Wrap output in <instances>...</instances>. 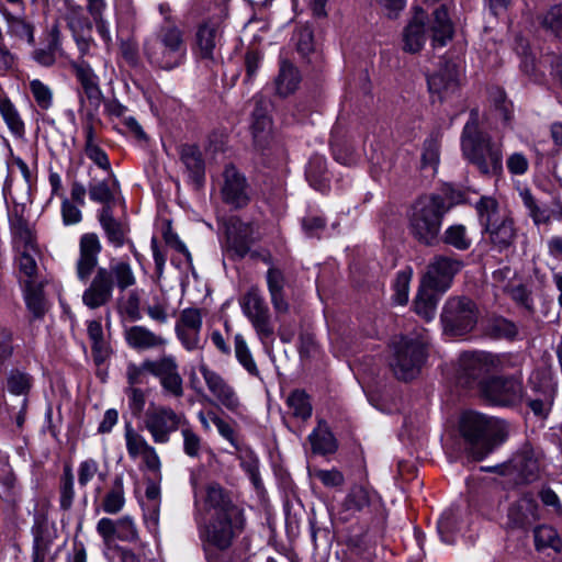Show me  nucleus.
<instances>
[{"instance_id":"1","label":"nucleus","mask_w":562,"mask_h":562,"mask_svg":"<svg viewBox=\"0 0 562 562\" xmlns=\"http://www.w3.org/2000/svg\"><path fill=\"white\" fill-rule=\"evenodd\" d=\"M479 110L472 109L461 135L462 154L482 175L498 176L503 171L502 145L479 130Z\"/></svg>"},{"instance_id":"2","label":"nucleus","mask_w":562,"mask_h":562,"mask_svg":"<svg viewBox=\"0 0 562 562\" xmlns=\"http://www.w3.org/2000/svg\"><path fill=\"white\" fill-rule=\"evenodd\" d=\"M460 434L468 454L475 461L483 460L507 437L503 422L476 412L462 414Z\"/></svg>"},{"instance_id":"3","label":"nucleus","mask_w":562,"mask_h":562,"mask_svg":"<svg viewBox=\"0 0 562 562\" xmlns=\"http://www.w3.org/2000/svg\"><path fill=\"white\" fill-rule=\"evenodd\" d=\"M449 209L446 199L440 194L419 196L407 212V227L411 236L420 245H437L442 220Z\"/></svg>"},{"instance_id":"4","label":"nucleus","mask_w":562,"mask_h":562,"mask_svg":"<svg viewBox=\"0 0 562 562\" xmlns=\"http://www.w3.org/2000/svg\"><path fill=\"white\" fill-rule=\"evenodd\" d=\"M136 276L125 258H112L109 267H99L89 286L82 293L83 304L95 310L108 304L113 296L114 288L121 292L136 284Z\"/></svg>"},{"instance_id":"5","label":"nucleus","mask_w":562,"mask_h":562,"mask_svg":"<svg viewBox=\"0 0 562 562\" xmlns=\"http://www.w3.org/2000/svg\"><path fill=\"white\" fill-rule=\"evenodd\" d=\"M425 11L417 8L414 16L406 25L403 32V49L407 53H418L426 42V20ZM428 31L431 32L434 46H445L453 37V24L449 18L448 10L445 4L436 8L428 20Z\"/></svg>"},{"instance_id":"6","label":"nucleus","mask_w":562,"mask_h":562,"mask_svg":"<svg viewBox=\"0 0 562 562\" xmlns=\"http://www.w3.org/2000/svg\"><path fill=\"white\" fill-rule=\"evenodd\" d=\"M143 52L148 61L160 69L179 67L187 55L184 33L176 24L160 25L145 40Z\"/></svg>"},{"instance_id":"7","label":"nucleus","mask_w":562,"mask_h":562,"mask_svg":"<svg viewBox=\"0 0 562 562\" xmlns=\"http://www.w3.org/2000/svg\"><path fill=\"white\" fill-rule=\"evenodd\" d=\"M427 339L423 335L414 338L403 336L393 344V358L390 362L398 380L408 381L417 376L427 357Z\"/></svg>"},{"instance_id":"8","label":"nucleus","mask_w":562,"mask_h":562,"mask_svg":"<svg viewBox=\"0 0 562 562\" xmlns=\"http://www.w3.org/2000/svg\"><path fill=\"white\" fill-rule=\"evenodd\" d=\"M239 304L261 344L266 346L273 342L274 328L271 313L260 289L256 285L250 286L240 297Z\"/></svg>"},{"instance_id":"9","label":"nucleus","mask_w":562,"mask_h":562,"mask_svg":"<svg viewBox=\"0 0 562 562\" xmlns=\"http://www.w3.org/2000/svg\"><path fill=\"white\" fill-rule=\"evenodd\" d=\"M144 428L156 445H167L171 436L188 424L187 416L167 405H150L145 412Z\"/></svg>"},{"instance_id":"10","label":"nucleus","mask_w":562,"mask_h":562,"mask_svg":"<svg viewBox=\"0 0 562 562\" xmlns=\"http://www.w3.org/2000/svg\"><path fill=\"white\" fill-rule=\"evenodd\" d=\"M246 528L244 510H228L220 515H211L209 521L200 530L201 543H234Z\"/></svg>"},{"instance_id":"11","label":"nucleus","mask_w":562,"mask_h":562,"mask_svg":"<svg viewBox=\"0 0 562 562\" xmlns=\"http://www.w3.org/2000/svg\"><path fill=\"white\" fill-rule=\"evenodd\" d=\"M483 397L491 404L512 407L519 404L524 397L521 375H494L481 384Z\"/></svg>"},{"instance_id":"12","label":"nucleus","mask_w":562,"mask_h":562,"mask_svg":"<svg viewBox=\"0 0 562 562\" xmlns=\"http://www.w3.org/2000/svg\"><path fill=\"white\" fill-rule=\"evenodd\" d=\"M476 318L475 304L468 297H450L441 313L445 330L453 336L470 331L476 324Z\"/></svg>"},{"instance_id":"13","label":"nucleus","mask_w":562,"mask_h":562,"mask_svg":"<svg viewBox=\"0 0 562 562\" xmlns=\"http://www.w3.org/2000/svg\"><path fill=\"white\" fill-rule=\"evenodd\" d=\"M220 193L222 201L234 210L244 209L251 201V187L245 175L233 164L224 167Z\"/></svg>"},{"instance_id":"14","label":"nucleus","mask_w":562,"mask_h":562,"mask_svg":"<svg viewBox=\"0 0 562 562\" xmlns=\"http://www.w3.org/2000/svg\"><path fill=\"white\" fill-rule=\"evenodd\" d=\"M224 251L233 260L243 259L249 252L255 239L254 226L245 223L237 216L229 217L225 224Z\"/></svg>"},{"instance_id":"15","label":"nucleus","mask_w":562,"mask_h":562,"mask_svg":"<svg viewBox=\"0 0 562 562\" xmlns=\"http://www.w3.org/2000/svg\"><path fill=\"white\" fill-rule=\"evenodd\" d=\"M153 376L157 378L167 397L179 400L184 395L183 378L179 364L172 355H164L153 359Z\"/></svg>"},{"instance_id":"16","label":"nucleus","mask_w":562,"mask_h":562,"mask_svg":"<svg viewBox=\"0 0 562 562\" xmlns=\"http://www.w3.org/2000/svg\"><path fill=\"white\" fill-rule=\"evenodd\" d=\"M462 266V261L456 257L436 256L428 265L423 277V286L438 292L447 291Z\"/></svg>"},{"instance_id":"17","label":"nucleus","mask_w":562,"mask_h":562,"mask_svg":"<svg viewBox=\"0 0 562 562\" xmlns=\"http://www.w3.org/2000/svg\"><path fill=\"white\" fill-rule=\"evenodd\" d=\"M199 371L214 401L231 413L237 414L241 408V402L235 389L205 363L199 366Z\"/></svg>"},{"instance_id":"18","label":"nucleus","mask_w":562,"mask_h":562,"mask_svg":"<svg viewBox=\"0 0 562 562\" xmlns=\"http://www.w3.org/2000/svg\"><path fill=\"white\" fill-rule=\"evenodd\" d=\"M224 22L221 16H211L196 26L195 45L203 59H213L217 47L223 45Z\"/></svg>"},{"instance_id":"19","label":"nucleus","mask_w":562,"mask_h":562,"mask_svg":"<svg viewBox=\"0 0 562 562\" xmlns=\"http://www.w3.org/2000/svg\"><path fill=\"white\" fill-rule=\"evenodd\" d=\"M124 439L131 459L142 458L145 467L151 472L160 470L161 462L155 447L148 443L131 423H126L124 426Z\"/></svg>"},{"instance_id":"20","label":"nucleus","mask_w":562,"mask_h":562,"mask_svg":"<svg viewBox=\"0 0 562 562\" xmlns=\"http://www.w3.org/2000/svg\"><path fill=\"white\" fill-rule=\"evenodd\" d=\"M427 83L432 97H437L440 101L450 98L460 88L458 66L452 61L442 63L434 74L428 76Z\"/></svg>"},{"instance_id":"21","label":"nucleus","mask_w":562,"mask_h":562,"mask_svg":"<svg viewBox=\"0 0 562 562\" xmlns=\"http://www.w3.org/2000/svg\"><path fill=\"white\" fill-rule=\"evenodd\" d=\"M539 505L531 494H525L512 503L507 509L506 528L528 530L538 519Z\"/></svg>"},{"instance_id":"22","label":"nucleus","mask_w":562,"mask_h":562,"mask_svg":"<svg viewBox=\"0 0 562 562\" xmlns=\"http://www.w3.org/2000/svg\"><path fill=\"white\" fill-rule=\"evenodd\" d=\"M101 241L95 233H86L79 240V257L76 262V274L81 282H87L98 269Z\"/></svg>"},{"instance_id":"23","label":"nucleus","mask_w":562,"mask_h":562,"mask_svg":"<svg viewBox=\"0 0 562 562\" xmlns=\"http://www.w3.org/2000/svg\"><path fill=\"white\" fill-rule=\"evenodd\" d=\"M510 472L518 483H531L539 479L541 453L530 446H524L510 460Z\"/></svg>"},{"instance_id":"24","label":"nucleus","mask_w":562,"mask_h":562,"mask_svg":"<svg viewBox=\"0 0 562 562\" xmlns=\"http://www.w3.org/2000/svg\"><path fill=\"white\" fill-rule=\"evenodd\" d=\"M70 67L77 81L80 83L82 94L89 102V105L98 110L103 101L98 75L85 59L71 60Z\"/></svg>"},{"instance_id":"25","label":"nucleus","mask_w":562,"mask_h":562,"mask_svg":"<svg viewBox=\"0 0 562 562\" xmlns=\"http://www.w3.org/2000/svg\"><path fill=\"white\" fill-rule=\"evenodd\" d=\"M98 221L112 247L117 249L125 246L131 232L130 225L126 221L114 217L111 205H104L99 210Z\"/></svg>"},{"instance_id":"26","label":"nucleus","mask_w":562,"mask_h":562,"mask_svg":"<svg viewBox=\"0 0 562 562\" xmlns=\"http://www.w3.org/2000/svg\"><path fill=\"white\" fill-rule=\"evenodd\" d=\"M123 337L126 345L136 351L164 349L167 339L144 325L125 326Z\"/></svg>"},{"instance_id":"27","label":"nucleus","mask_w":562,"mask_h":562,"mask_svg":"<svg viewBox=\"0 0 562 562\" xmlns=\"http://www.w3.org/2000/svg\"><path fill=\"white\" fill-rule=\"evenodd\" d=\"M12 244L16 251L33 250L37 248L36 238L23 216V206H14L9 214Z\"/></svg>"},{"instance_id":"28","label":"nucleus","mask_w":562,"mask_h":562,"mask_svg":"<svg viewBox=\"0 0 562 562\" xmlns=\"http://www.w3.org/2000/svg\"><path fill=\"white\" fill-rule=\"evenodd\" d=\"M0 14L7 26V33L12 38L25 42L33 46L35 44V25L23 13L14 14L3 4L0 5Z\"/></svg>"},{"instance_id":"29","label":"nucleus","mask_w":562,"mask_h":562,"mask_svg":"<svg viewBox=\"0 0 562 562\" xmlns=\"http://www.w3.org/2000/svg\"><path fill=\"white\" fill-rule=\"evenodd\" d=\"M487 240L492 248L498 252L514 248L517 238V228L512 216L485 229Z\"/></svg>"},{"instance_id":"30","label":"nucleus","mask_w":562,"mask_h":562,"mask_svg":"<svg viewBox=\"0 0 562 562\" xmlns=\"http://www.w3.org/2000/svg\"><path fill=\"white\" fill-rule=\"evenodd\" d=\"M266 281L271 304L276 314H286L290 310V305L284 294L286 279L283 271L274 266H271L266 273Z\"/></svg>"},{"instance_id":"31","label":"nucleus","mask_w":562,"mask_h":562,"mask_svg":"<svg viewBox=\"0 0 562 562\" xmlns=\"http://www.w3.org/2000/svg\"><path fill=\"white\" fill-rule=\"evenodd\" d=\"M64 54L63 35L59 26L54 24L48 32V41L45 47L35 48L31 57L40 66L49 68L56 64L57 56Z\"/></svg>"},{"instance_id":"32","label":"nucleus","mask_w":562,"mask_h":562,"mask_svg":"<svg viewBox=\"0 0 562 562\" xmlns=\"http://www.w3.org/2000/svg\"><path fill=\"white\" fill-rule=\"evenodd\" d=\"M179 156L190 178L201 184L204 180L205 165L202 153L196 145L183 144L179 147Z\"/></svg>"},{"instance_id":"33","label":"nucleus","mask_w":562,"mask_h":562,"mask_svg":"<svg viewBox=\"0 0 562 562\" xmlns=\"http://www.w3.org/2000/svg\"><path fill=\"white\" fill-rule=\"evenodd\" d=\"M205 506L209 510H212L211 515H220L227 513L228 510H244L236 505L229 494L218 484L210 483L205 490Z\"/></svg>"},{"instance_id":"34","label":"nucleus","mask_w":562,"mask_h":562,"mask_svg":"<svg viewBox=\"0 0 562 562\" xmlns=\"http://www.w3.org/2000/svg\"><path fill=\"white\" fill-rule=\"evenodd\" d=\"M475 210L483 232L510 216L499 209L498 202L492 196H481L475 203Z\"/></svg>"},{"instance_id":"35","label":"nucleus","mask_w":562,"mask_h":562,"mask_svg":"<svg viewBox=\"0 0 562 562\" xmlns=\"http://www.w3.org/2000/svg\"><path fill=\"white\" fill-rule=\"evenodd\" d=\"M373 491L363 485H352L341 503V509L349 515H353L369 507Z\"/></svg>"},{"instance_id":"36","label":"nucleus","mask_w":562,"mask_h":562,"mask_svg":"<svg viewBox=\"0 0 562 562\" xmlns=\"http://www.w3.org/2000/svg\"><path fill=\"white\" fill-rule=\"evenodd\" d=\"M299 83L300 75L297 69L290 63L283 61L274 79L276 93L279 97L285 98L296 90Z\"/></svg>"},{"instance_id":"37","label":"nucleus","mask_w":562,"mask_h":562,"mask_svg":"<svg viewBox=\"0 0 562 562\" xmlns=\"http://www.w3.org/2000/svg\"><path fill=\"white\" fill-rule=\"evenodd\" d=\"M312 446V451L316 454H329L337 450V441L334 435L324 423L318 426L308 436Z\"/></svg>"},{"instance_id":"38","label":"nucleus","mask_w":562,"mask_h":562,"mask_svg":"<svg viewBox=\"0 0 562 562\" xmlns=\"http://www.w3.org/2000/svg\"><path fill=\"white\" fill-rule=\"evenodd\" d=\"M305 175L314 189L324 192L328 188L326 159L323 156L314 155L310 158Z\"/></svg>"},{"instance_id":"39","label":"nucleus","mask_w":562,"mask_h":562,"mask_svg":"<svg viewBox=\"0 0 562 562\" xmlns=\"http://www.w3.org/2000/svg\"><path fill=\"white\" fill-rule=\"evenodd\" d=\"M66 9L65 20L72 35L91 32L92 21L85 14L81 5L67 1Z\"/></svg>"},{"instance_id":"40","label":"nucleus","mask_w":562,"mask_h":562,"mask_svg":"<svg viewBox=\"0 0 562 562\" xmlns=\"http://www.w3.org/2000/svg\"><path fill=\"white\" fill-rule=\"evenodd\" d=\"M32 386L33 378L26 371L12 369L7 373L5 390L10 394L27 398Z\"/></svg>"},{"instance_id":"41","label":"nucleus","mask_w":562,"mask_h":562,"mask_svg":"<svg viewBox=\"0 0 562 562\" xmlns=\"http://www.w3.org/2000/svg\"><path fill=\"white\" fill-rule=\"evenodd\" d=\"M485 373H488V370L485 363L484 352L464 353L460 358V374L464 376L468 382L474 381Z\"/></svg>"},{"instance_id":"42","label":"nucleus","mask_w":562,"mask_h":562,"mask_svg":"<svg viewBox=\"0 0 562 562\" xmlns=\"http://www.w3.org/2000/svg\"><path fill=\"white\" fill-rule=\"evenodd\" d=\"M434 291L435 290L422 285V289L414 301V310L416 314L427 322L434 319L437 304L439 302V296Z\"/></svg>"},{"instance_id":"43","label":"nucleus","mask_w":562,"mask_h":562,"mask_svg":"<svg viewBox=\"0 0 562 562\" xmlns=\"http://www.w3.org/2000/svg\"><path fill=\"white\" fill-rule=\"evenodd\" d=\"M519 195L535 225H548L551 223V214L549 210L538 202L529 189L521 190Z\"/></svg>"},{"instance_id":"44","label":"nucleus","mask_w":562,"mask_h":562,"mask_svg":"<svg viewBox=\"0 0 562 562\" xmlns=\"http://www.w3.org/2000/svg\"><path fill=\"white\" fill-rule=\"evenodd\" d=\"M286 406L295 418L307 420L312 416L313 407L310 396L303 390H294L286 398Z\"/></svg>"},{"instance_id":"45","label":"nucleus","mask_w":562,"mask_h":562,"mask_svg":"<svg viewBox=\"0 0 562 562\" xmlns=\"http://www.w3.org/2000/svg\"><path fill=\"white\" fill-rule=\"evenodd\" d=\"M533 536L535 547L538 551H542L548 548L555 552H560L562 550V540L553 527L547 525L538 526L533 530Z\"/></svg>"},{"instance_id":"46","label":"nucleus","mask_w":562,"mask_h":562,"mask_svg":"<svg viewBox=\"0 0 562 562\" xmlns=\"http://www.w3.org/2000/svg\"><path fill=\"white\" fill-rule=\"evenodd\" d=\"M125 504L123 479L116 476L112 487L103 497L102 509L108 514H117Z\"/></svg>"},{"instance_id":"47","label":"nucleus","mask_w":562,"mask_h":562,"mask_svg":"<svg viewBox=\"0 0 562 562\" xmlns=\"http://www.w3.org/2000/svg\"><path fill=\"white\" fill-rule=\"evenodd\" d=\"M180 430L183 440V452L192 459H199L204 447L203 439L193 430L189 422Z\"/></svg>"},{"instance_id":"48","label":"nucleus","mask_w":562,"mask_h":562,"mask_svg":"<svg viewBox=\"0 0 562 562\" xmlns=\"http://www.w3.org/2000/svg\"><path fill=\"white\" fill-rule=\"evenodd\" d=\"M235 356L243 368L251 375L259 376V370L241 334L234 337Z\"/></svg>"},{"instance_id":"49","label":"nucleus","mask_w":562,"mask_h":562,"mask_svg":"<svg viewBox=\"0 0 562 562\" xmlns=\"http://www.w3.org/2000/svg\"><path fill=\"white\" fill-rule=\"evenodd\" d=\"M153 359H145L142 363L137 364L130 362L126 367V381L130 387H136V385L145 384L147 382V375H153Z\"/></svg>"},{"instance_id":"50","label":"nucleus","mask_w":562,"mask_h":562,"mask_svg":"<svg viewBox=\"0 0 562 562\" xmlns=\"http://www.w3.org/2000/svg\"><path fill=\"white\" fill-rule=\"evenodd\" d=\"M539 20L546 31L562 40V2L552 5Z\"/></svg>"},{"instance_id":"51","label":"nucleus","mask_w":562,"mask_h":562,"mask_svg":"<svg viewBox=\"0 0 562 562\" xmlns=\"http://www.w3.org/2000/svg\"><path fill=\"white\" fill-rule=\"evenodd\" d=\"M0 113L13 134L20 136L24 133V123L9 99H0Z\"/></svg>"},{"instance_id":"52","label":"nucleus","mask_w":562,"mask_h":562,"mask_svg":"<svg viewBox=\"0 0 562 562\" xmlns=\"http://www.w3.org/2000/svg\"><path fill=\"white\" fill-rule=\"evenodd\" d=\"M59 494L60 507L64 510H68L75 498L74 474L70 465H65L64 468V472L60 477Z\"/></svg>"},{"instance_id":"53","label":"nucleus","mask_w":562,"mask_h":562,"mask_svg":"<svg viewBox=\"0 0 562 562\" xmlns=\"http://www.w3.org/2000/svg\"><path fill=\"white\" fill-rule=\"evenodd\" d=\"M443 241L459 250H467L471 246V239L467 236V229L461 224L449 226L445 231Z\"/></svg>"},{"instance_id":"54","label":"nucleus","mask_w":562,"mask_h":562,"mask_svg":"<svg viewBox=\"0 0 562 562\" xmlns=\"http://www.w3.org/2000/svg\"><path fill=\"white\" fill-rule=\"evenodd\" d=\"M485 363L487 364L488 372L504 371L519 366L518 357L510 353H487L484 352Z\"/></svg>"},{"instance_id":"55","label":"nucleus","mask_w":562,"mask_h":562,"mask_svg":"<svg viewBox=\"0 0 562 562\" xmlns=\"http://www.w3.org/2000/svg\"><path fill=\"white\" fill-rule=\"evenodd\" d=\"M491 335L496 338L514 339L518 334L517 325L504 317H495L488 324Z\"/></svg>"},{"instance_id":"56","label":"nucleus","mask_w":562,"mask_h":562,"mask_svg":"<svg viewBox=\"0 0 562 562\" xmlns=\"http://www.w3.org/2000/svg\"><path fill=\"white\" fill-rule=\"evenodd\" d=\"M30 91L37 106L42 110H48L53 105V91L40 79H33L30 81Z\"/></svg>"},{"instance_id":"57","label":"nucleus","mask_w":562,"mask_h":562,"mask_svg":"<svg viewBox=\"0 0 562 562\" xmlns=\"http://www.w3.org/2000/svg\"><path fill=\"white\" fill-rule=\"evenodd\" d=\"M516 304L528 312L533 311L531 292L521 282L515 281L505 292Z\"/></svg>"},{"instance_id":"58","label":"nucleus","mask_w":562,"mask_h":562,"mask_svg":"<svg viewBox=\"0 0 562 562\" xmlns=\"http://www.w3.org/2000/svg\"><path fill=\"white\" fill-rule=\"evenodd\" d=\"M19 254L18 262H19V270L21 273H23L29 280H26V283H31L32 279L35 277L37 271V265H36V256L38 255V248L33 250H25V251H16Z\"/></svg>"},{"instance_id":"59","label":"nucleus","mask_w":562,"mask_h":562,"mask_svg":"<svg viewBox=\"0 0 562 562\" xmlns=\"http://www.w3.org/2000/svg\"><path fill=\"white\" fill-rule=\"evenodd\" d=\"M90 199L104 205H111L114 193L108 180H102L89 186Z\"/></svg>"},{"instance_id":"60","label":"nucleus","mask_w":562,"mask_h":562,"mask_svg":"<svg viewBox=\"0 0 562 562\" xmlns=\"http://www.w3.org/2000/svg\"><path fill=\"white\" fill-rule=\"evenodd\" d=\"M175 331L186 350L193 351L202 348L200 329L175 327Z\"/></svg>"},{"instance_id":"61","label":"nucleus","mask_w":562,"mask_h":562,"mask_svg":"<svg viewBox=\"0 0 562 562\" xmlns=\"http://www.w3.org/2000/svg\"><path fill=\"white\" fill-rule=\"evenodd\" d=\"M207 416L211 422L216 426L220 435L226 439L235 449H239V442L236 431L231 424L221 418L215 412L209 411Z\"/></svg>"},{"instance_id":"62","label":"nucleus","mask_w":562,"mask_h":562,"mask_svg":"<svg viewBox=\"0 0 562 562\" xmlns=\"http://www.w3.org/2000/svg\"><path fill=\"white\" fill-rule=\"evenodd\" d=\"M175 327L188 329H202V314L201 310L188 307L181 311L180 317Z\"/></svg>"},{"instance_id":"63","label":"nucleus","mask_w":562,"mask_h":562,"mask_svg":"<svg viewBox=\"0 0 562 562\" xmlns=\"http://www.w3.org/2000/svg\"><path fill=\"white\" fill-rule=\"evenodd\" d=\"M78 484L80 487H86L89 482L99 473V463L94 459H86L79 463L78 467Z\"/></svg>"},{"instance_id":"64","label":"nucleus","mask_w":562,"mask_h":562,"mask_svg":"<svg viewBox=\"0 0 562 562\" xmlns=\"http://www.w3.org/2000/svg\"><path fill=\"white\" fill-rule=\"evenodd\" d=\"M517 273L509 266H503L496 269L493 274V284L504 293L516 281Z\"/></svg>"}]
</instances>
